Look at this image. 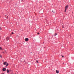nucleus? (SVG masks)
I'll return each instance as SVG.
<instances>
[{
  "mask_svg": "<svg viewBox=\"0 0 74 74\" xmlns=\"http://www.w3.org/2000/svg\"><path fill=\"white\" fill-rule=\"evenodd\" d=\"M2 74H5L4 73H2Z\"/></svg>",
  "mask_w": 74,
  "mask_h": 74,
  "instance_id": "412c9836",
  "label": "nucleus"
},
{
  "mask_svg": "<svg viewBox=\"0 0 74 74\" xmlns=\"http://www.w3.org/2000/svg\"><path fill=\"white\" fill-rule=\"evenodd\" d=\"M3 71H5L6 70V69L5 68H4L2 69Z\"/></svg>",
  "mask_w": 74,
  "mask_h": 74,
  "instance_id": "f03ea898",
  "label": "nucleus"
},
{
  "mask_svg": "<svg viewBox=\"0 0 74 74\" xmlns=\"http://www.w3.org/2000/svg\"><path fill=\"white\" fill-rule=\"evenodd\" d=\"M5 16H6V19H8V16L5 15Z\"/></svg>",
  "mask_w": 74,
  "mask_h": 74,
  "instance_id": "0eeeda50",
  "label": "nucleus"
},
{
  "mask_svg": "<svg viewBox=\"0 0 74 74\" xmlns=\"http://www.w3.org/2000/svg\"><path fill=\"white\" fill-rule=\"evenodd\" d=\"M53 13H55V12H53Z\"/></svg>",
  "mask_w": 74,
  "mask_h": 74,
  "instance_id": "4be33fe9",
  "label": "nucleus"
},
{
  "mask_svg": "<svg viewBox=\"0 0 74 74\" xmlns=\"http://www.w3.org/2000/svg\"><path fill=\"white\" fill-rule=\"evenodd\" d=\"M8 63L7 64H6V66H8Z\"/></svg>",
  "mask_w": 74,
  "mask_h": 74,
  "instance_id": "1a4fd4ad",
  "label": "nucleus"
},
{
  "mask_svg": "<svg viewBox=\"0 0 74 74\" xmlns=\"http://www.w3.org/2000/svg\"><path fill=\"white\" fill-rule=\"evenodd\" d=\"M52 12H53V10H52Z\"/></svg>",
  "mask_w": 74,
  "mask_h": 74,
  "instance_id": "aec40b11",
  "label": "nucleus"
},
{
  "mask_svg": "<svg viewBox=\"0 0 74 74\" xmlns=\"http://www.w3.org/2000/svg\"><path fill=\"white\" fill-rule=\"evenodd\" d=\"M12 34H11V35Z\"/></svg>",
  "mask_w": 74,
  "mask_h": 74,
  "instance_id": "5701e85b",
  "label": "nucleus"
},
{
  "mask_svg": "<svg viewBox=\"0 0 74 74\" xmlns=\"http://www.w3.org/2000/svg\"><path fill=\"white\" fill-rule=\"evenodd\" d=\"M1 49H2V48H1V47H0V49L1 50Z\"/></svg>",
  "mask_w": 74,
  "mask_h": 74,
  "instance_id": "ddd939ff",
  "label": "nucleus"
},
{
  "mask_svg": "<svg viewBox=\"0 0 74 74\" xmlns=\"http://www.w3.org/2000/svg\"><path fill=\"white\" fill-rule=\"evenodd\" d=\"M12 34H14V33H13V32H12Z\"/></svg>",
  "mask_w": 74,
  "mask_h": 74,
  "instance_id": "f8f14e48",
  "label": "nucleus"
},
{
  "mask_svg": "<svg viewBox=\"0 0 74 74\" xmlns=\"http://www.w3.org/2000/svg\"><path fill=\"white\" fill-rule=\"evenodd\" d=\"M9 39V38L8 37H7L6 38V40H8Z\"/></svg>",
  "mask_w": 74,
  "mask_h": 74,
  "instance_id": "6e6552de",
  "label": "nucleus"
},
{
  "mask_svg": "<svg viewBox=\"0 0 74 74\" xmlns=\"http://www.w3.org/2000/svg\"><path fill=\"white\" fill-rule=\"evenodd\" d=\"M0 58H2V56L0 55Z\"/></svg>",
  "mask_w": 74,
  "mask_h": 74,
  "instance_id": "2eb2a0df",
  "label": "nucleus"
},
{
  "mask_svg": "<svg viewBox=\"0 0 74 74\" xmlns=\"http://www.w3.org/2000/svg\"><path fill=\"white\" fill-rule=\"evenodd\" d=\"M28 40H29V39L28 38H26L25 39V40L26 41H28Z\"/></svg>",
  "mask_w": 74,
  "mask_h": 74,
  "instance_id": "7ed1b4c3",
  "label": "nucleus"
},
{
  "mask_svg": "<svg viewBox=\"0 0 74 74\" xmlns=\"http://www.w3.org/2000/svg\"><path fill=\"white\" fill-rule=\"evenodd\" d=\"M56 73H59V71L58 70H57L56 71Z\"/></svg>",
  "mask_w": 74,
  "mask_h": 74,
  "instance_id": "39448f33",
  "label": "nucleus"
},
{
  "mask_svg": "<svg viewBox=\"0 0 74 74\" xmlns=\"http://www.w3.org/2000/svg\"><path fill=\"white\" fill-rule=\"evenodd\" d=\"M7 64V62H5L3 63V65H5Z\"/></svg>",
  "mask_w": 74,
  "mask_h": 74,
  "instance_id": "423d86ee",
  "label": "nucleus"
},
{
  "mask_svg": "<svg viewBox=\"0 0 74 74\" xmlns=\"http://www.w3.org/2000/svg\"><path fill=\"white\" fill-rule=\"evenodd\" d=\"M62 27L63 28H64V25L62 26Z\"/></svg>",
  "mask_w": 74,
  "mask_h": 74,
  "instance_id": "9d476101",
  "label": "nucleus"
},
{
  "mask_svg": "<svg viewBox=\"0 0 74 74\" xmlns=\"http://www.w3.org/2000/svg\"><path fill=\"white\" fill-rule=\"evenodd\" d=\"M11 71V70L10 71H9V70H8V69H7V70H6V71H7V73H8Z\"/></svg>",
  "mask_w": 74,
  "mask_h": 74,
  "instance_id": "20e7f679",
  "label": "nucleus"
},
{
  "mask_svg": "<svg viewBox=\"0 0 74 74\" xmlns=\"http://www.w3.org/2000/svg\"><path fill=\"white\" fill-rule=\"evenodd\" d=\"M40 34V33H38V34Z\"/></svg>",
  "mask_w": 74,
  "mask_h": 74,
  "instance_id": "dca6fc26",
  "label": "nucleus"
},
{
  "mask_svg": "<svg viewBox=\"0 0 74 74\" xmlns=\"http://www.w3.org/2000/svg\"><path fill=\"white\" fill-rule=\"evenodd\" d=\"M62 58H64V56H62Z\"/></svg>",
  "mask_w": 74,
  "mask_h": 74,
  "instance_id": "f3484780",
  "label": "nucleus"
},
{
  "mask_svg": "<svg viewBox=\"0 0 74 74\" xmlns=\"http://www.w3.org/2000/svg\"><path fill=\"white\" fill-rule=\"evenodd\" d=\"M1 27H0V30H1Z\"/></svg>",
  "mask_w": 74,
  "mask_h": 74,
  "instance_id": "6ab92c4d",
  "label": "nucleus"
},
{
  "mask_svg": "<svg viewBox=\"0 0 74 74\" xmlns=\"http://www.w3.org/2000/svg\"><path fill=\"white\" fill-rule=\"evenodd\" d=\"M1 36H0V39H1Z\"/></svg>",
  "mask_w": 74,
  "mask_h": 74,
  "instance_id": "a211bd4d",
  "label": "nucleus"
},
{
  "mask_svg": "<svg viewBox=\"0 0 74 74\" xmlns=\"http://www.w3.org/2000/svg\"><path fill=\"white\" fill-rule=\"evenodd\" d=\"M68 6L67 5L65 7V10H64V12H66V10L68 8Z\"/></svg>",
  "mask_w": 74,
  "mask_h": 74,
  "instance_id": "f257e3e1",
  "label": "nucleus"
},
{
  "mask_svg": "<svg viewBox=\"0 0 74 74\" xmlns=\"http://www.w3.org/2000/svg\"><path fill=\"white\" fill-rule=\"evenodd\" d=\"M36 62H37V63H38V60H37V61H36Z\"/></svg>",
  "mask_w": 74,
  "mask_h": 74,
  "instance_id": "9b49d317",
  "label": "nucleus"
},
{
  "mask_svg": "<svg viewBox=\"0 0 74 74\" xmlns=\"http://www.w3.org/2000/svg\"><path fill=\"white\" fill-rule=\"evenodd\" d=\"M4 53V52H3L2 53V54H3V53Z\"/></svg>",
  "mask_w": 74,
  "mask_h": 74,
  "instance_id": "4468645a",
  "label": "nucleus"
},
{
  "mask_svg": "<svg viewBox=\"0 0 74 74\" xmlns=\"http://www.w3.org/2000/svg\"><path fill=\"white\" fill-rule=\"evenodd\" d=\"M44 48H45V47Z\"/></svg>",
  "mask_w": 74,
  "mask_h": 74,
  "instance_id": "b1692460",
  "label": "nucleus"
}]
</instances>
